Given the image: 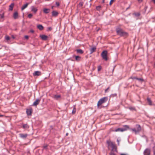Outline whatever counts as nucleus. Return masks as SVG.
Listing matches in <instances>:
<instances>
[{
    "instance_id": "1",
    "label": "nucleus",
    "mask_w": 155,
    "mask_h": 155,
    "mask_svg": "<svg viewBox=\"0 0 155 155\" xmlns=\"http://www.w3.org/2000/svg\"><path fill=\"white\" fill-rule=\"evenodd\" d=\"M116 31L117 35L121 36H126L128 35L127 33L120 28H117Z\"/></svg>"
},
{
    "instance_id": "2",
    "label": "nucleus",
    "mask_w": 155,
    "mask_h": 155,
    "mask_svg": "<svg viewBox=\"0 0 155 155\" xmlns=\"http://www.w3.org/2000/svg\"><path fill=\"white\" fill-rule=\"evenodd\" d=\"M107 143L108 144V146L109 148L110 147H111L112 150H116L117 147L115 144L113 142L110 141H107Z\"/></svg>"
},
{
    "instance_id": "3",
    "label": "nucleus",
    "mask_w": 155,
    "mask_h": 155,
    "mask_svg": "<svg viewBox=\"0 0 155 155\" xmlns=\"http://www.w3.org/2000/svg\"><path fill=\"white\" fill-rule=\"evenodd\" d=\"M107 98L106 97H104L98 101L97 104V106L98 107H99L100 106L107 101Z\"/></svg>"
},
{
    "instance_id": "4",
    "label": "nucleus",
    "mask_w": 155,
    "mask_h": 155,
    "mask_svg": "<svg viewBox=\"0 0 155 155\" xmlns=\"http://www.w3.org/2000/svg\"><path fill=\"white\" fill-rule=\"evenodd\" d=\"M136 129L133 128L131 129V130L134 132L135 134L139 132L141 130V127L138 124H137L136 125Z\"/></svg>"
},
{
    "instance_id": "5",
    "label": "nucleus",
    "mask_w": 155,
    "mask_h": 155,
    "mask_svg": "<svg viewBox=\"0 0 155 155\" xmlns=\"http://www.w3.org/2000/svg\"><path fill=\"white\" fill-rule=\"evenodd\" d=\"M107 54V51L106 50L103 51L101 54V56L103 59L106 61H107L108 60Z\"/></svg>"
},
{
    "instance_id": "6",
    "label": "nucleus",
    "mask_w": 155,
    "mask_h": 155,
    "mask_svg": "<svg viewBox=\"0 0 155 155\" xmlns=\"http://www.w3.org/2000/svg\"><path fill=\"white\" fill-rule=\"evenodd\" d=\"M19 135L20 138L23 139H25L27 137L28 135L27 134H24L23 133H21Z\"/></svg>"
},
{
    "instance_id": "7",
    "label": "nucleus",
    "mask_w": 155,
    "mask_h": 155,
    "mask_svg": "<svg viewBox=\"0 0 155 155\" xmlns=\"http://www.w3.org/2000/svg\"><path fill=\"white\" fill-rule=\"evenodd\" d=\"M150 150L149 149H146L144 152V155H150Z\"/></svg>"
},
{
    "instance_id": "8",
    "label": "nucleus",
    "mask_w": 155,
    "mask_h": 155,
    "mask_svg": "<svg viewBox=\"0 0 155 155\" xmlns=\"http://www.w3.org/2000/svg\"><path fill=\"white\" fill-rule=\"evenodd\" d=\"M40 101V99H36L35 101L34 102L33 105L34 106H36L39 103Z\"/></svg>"
},
{
    "instance_id": "9",
    "label": "nucleus",
    "mask_w": 155,
    "mask_h": 155,
    "mask_svg": "<svg viewBox=\"0 0 155 155\" xmlns=\"http://www.w3.org/2000/svg\"><path fill=\"white\" fill-rule=\"evenodd\" d=\"M126 130V129H122V128H118L117 129H116L115 130H113V131H115V132H117V131H125Z\"/></svg>"
},
{
    "instance_id": "10",
    "label": "nucleus",
    "mask_w": 155,
    "mask_h": 155,
    "mask_svg": "<svg viewBox=\"0 0 155 155\" xmlns=\"http://www.w3.org/2000/svg\"><path fill=\"white\" fill-rule=\"evenodd\" d=\"M31 10L34 13H36L38 9L37 8H35L34 6L31 7Z\"/></svg>"
},
{
    "instance_id": "11",
    "label": "nucleus",
    "mask_w": 155,
    "mask_h": 155,
    "mask_svg": "<svg viewBox=\"0 0 155 155\" xmlns=\"http://www.w3.org/2000/svg\"><path fill=\"white\" fill-rule=\"evenodd\" d=\"M53 98L55 100H58L61 98V95H55L53 96Z\"/></svg>"
},
{
    "instance_id": "12",
    "label": "nucleus",
    "mask_w": 155,
    "mask_h": 155,
    "mask_svg": "<svg viewBox=\"0 0 155 155\" xmlns=\"http://www.w3.org/2000/svg\"><path fill=\"white\" fill-rule=\"evenodd\" d=\"M22 127L25 130H27L29 127V126L27 124H23Z\"/></svg>"
},
{
    "instance_id": "13",
    "label": "nucleus",
    "mask_w": 155,
    "mask_h": 155,
    "mask_svg": "<svg viewBox=\"0 0 155 155\" xmlns=\"http://www.w3.org/2000/svg\"><path fill=\"white\" fill-rule=\"evenodd\" d=\"M40 37L43 40H47L48 38V37L45 35H41Z\"/></svg>"
},
{
    "instance_id": "14",
    "label": "nucleus",
    "mask_w": 155,
    "mask_h": 155,
    "mask_svg": "<svg viewBox=\"0 0 155 155\" xmlns=\"http://www.w3.org/2000/svg\"><path fill=\"white\" fill-rule=\"evenodd\" d=\"M13 17L15 19H17L18 18V14L17 12H15L14 13Z\"/></svg>"
},
{
    "instance_id": "15",
    "label": "nucleus",
    "mask_w": 155,
    "mask_h": 155,
    "mask_svg": "<svg viewBox=\"0 0 155 155\" xmlns=\"http://www.w3.org/2000/svg\"><path fill=\"white\" fill-rule=\"evenodd\" d=\"M41 75V72L38 71H35L33 74L34 76H39Z\"/></svg>"
},
{
    "instance_id": "16",
    "label": "nucleus",
    "mask_w": 155,
    "mask_h": 155,
    "mask_svg": "<svg viewBox=\"0 0 155 155\" xmlns=\"http://www.w3.org/2000/svg\"><path fill=\"white\" fill-rule=\"evenodd\" d=\"M96 48L95 47H94L90 49V51L91 54L93 52L96 51Z\"/></svg>"
},
{
    "instance_id": "17",
    "label": "nucleus",
    "mask_w": 155,
    "mask_h": 155,
    "mask_svg": "<svg viewBox=\"0 0 155 155\" xmlns=\"http://www.w3.org/2000/svg\"><path fill=\"white\" fill-rule=\"evenodd\" d=\"M14 6V4L13 3H12L9 6V10L10 11H12L13 10Z\"/></svg>"
},
{
    "instance_id": "18",
    "label": "nucleus",
    "mask_w": 155,
    "mask_h": 155,
    "mask_svg": "<svg viewBox=\"0 0 155 155\" xmlns=\"http://www.w3.org/2000/svg\"><path fill=\"white\" fill-rule=\"evenodd\" d=\"M52 14L53 16H56L58 15V12L54 11L52 12Z\"/></svg>"
},
{
    "instance_id": "19",
    "label": "nucleus",
    "mask_w": 155,
    "mask_h": 155,
    "mask_svg": "<svg viewBox=\"0 0 155 155\" xmlns=\"http://www.w3.org/2000/svg\"><path fill=\"white\" fill-rule=\"evenodd\" d=\"M50 9L48 8H44L43 9V12L45 14H48L50 12Z\"/></svg>"
},
{
    "instance_id": "20",
    "label": "nucleus",
    "mask_w": 155,
    "mask_h": 155,
    "mask_svg": "<svg viewBox=\"0 0 155 155\" xmlns=\"http://www.w3.org/2000/svg\"><path fill=\"white\" fill-rule=\"evenodd\" d=\"M78 53L82 54L84 53L83 51L81 49H77L76 51Z\"/></svg>"
},
{
    "instance_id": "21",
    "label": "nucleus",
    "mask_w": 155,
    "mask_h": 155,
    "mask_svg": "<svg viewBox=\"0 0 155 155\" xmlns=\"http://www.w3.org/2000/svg\"><path fill=\"white\" fill-rule=\"evenodd\" d=\"M38 28L40 30H42L43 29L44 27L41 25H38L37 26Z\"/></svg>"
},
{
    "instance_id": "22",
    "label": "nucleus",
    "mask_w": 155,
    "mask_h": 155,
    "mask_svg": "<svg viewBox=\"0 0 155 155\" xmlns=\"http://www.w3.org/2000/svg\"><path fill=\"white\" fill-rule=\"evenodd\" d=\"M28 5V3H27L23 5L21 8V10H23L25 9L27 7Z\"/></svg>"
},
{
    "instance_id": "23",
    "label": "nucleus",
    "mask_w": 155,
    "mask_h": 155,
    "mask_svg": "<svg viewBox=\"0 0 155 155\" xmlns=\"http://www.w3.org/2000/svg\"><path fill=\"white\" fill-rule=\"evenodd\" d=\"M75 58L76 60L77 61H80L81 58V57L79 56H75Z\"/></svg>"
},
{
    "instance_id": "24",
    "label": "nucleus",
    "mask_w": 155,
    "mask_h": 155,
    "mask_svg": "<svg viewBox=\"0 0 155 155\" xmlns=\"http://www.w3.org/2000/svg\"><path fill=\"white\" fill-rule=\"evenodd\" d=\"M26 113L28 115H30L31 114V110L30 109H27L26 110Z\"/></svg>"
},
{
    "instance_id": "25",
    "label": "nucleus",
    "mask_w": 155,
    "mask_h": 155,
    "mask_svg": "<svg viewBox=\"0 0 155 155\" xmlns=\"http://www.w3.org/2000/svg\"><path fill=\"white\" fill-rule=\"evenodd\" d=\"M147 101L148 103L150 105H152V101L150 100V99L149 98H147Z\"/></svg>"
},
{
    "instance_id": "26",
    "label": "nucleus",
    "mask_w": 155,
    "mask_h": 155,
    "mask_svg": "<svg viewBox=\"0 0 155 155\" xmlns=\"http://www.w3.org/2000/svg\"><path fill=\"white\" fill-rule=\"evenodd\" d=\"M76 112V108H75V107H74V108H73V110H72V114H75V112Z\"/></svg>"
},
{
    "instance_id": "27",
    "label": "nucleus",
    "mask_w": 155,
    "mask_h": 155,
    "mask_svg": "<svg viewBox=\"0 0 155 155\" xmlns=\"http://www.w3.org/2000/svg\"><path fill=\"white\" fill-rule=\"evenodd\" d=\"M115 1V0H111L110 2V5H111Z\"/></svg>"
},
{
    "instance_id": "28",
    "label": "nucleus",
    "mask_w": 155,
    "mask_h": 155,
    "mask_svg": "<svg viewBox=\"0 0 155 155\" xmlns=\"http://www.w3.org/2000/svg\"><path fill=\"white\" fill-rule=\"evenodd\" d=\"M33 16V15L32 14H28V17L30 18H31Z\"/></svg>"
},
{
    "instance_id": "29",
    "label": "nucleus",
    "mask_w": 155,
    "mask_h": 155,
    "mask_svg": "<svg viewBox=\"0 0 155 155\" xmlns=\"http://www.w3.org/2000/svg\"><path fill=\"white\" fill-rule=\"evenodd\" d=\"M83 5V3L82 2H80L79 4V6L81 7H82Z\"/></svg>"
},
{
    "instance_id": "30",
    "label": "nucleus",
    "mask_w": 155,
    "mask_h": 155,
    "mask_svg": "<svg viewBox=\"0 0 155 155\" xmlns=\"http://www.w3.org/2000/svg\"><path fill=\"white\" fill-rule=\"evenodd\" d=\"M101 8L100 6H98L96 7V9L97 10H99Z\"/></svg>"
},
{
    "instance_id": "31",
    "label": "nucleus",
    "mask_w": 155,
    "mask_h": 155,
    "mask_svg": "<svg viewBox=\"0 0 155 155\" xmlns=\"http://www.w3.org/2000/svg\"><path fill=\"white\" fill-rule=\"evenodd\" d=\"M137 80H138V81H143V79H142V78H137Z\"/></svg>"
},
{
    "instance_id": "32",
    "label": "nucleus",
    "mask_w": 155,
    "mask_h": 155,
    "mask_svg": "<svg viewBox=\"0 0 155 155\" xmlns=\"http://www.w3.org/2000/svg\"><path fill=\"white\" fill-rule=\"evenodd\" d=\"M5 39L7 40H9L10 39V38L8 36H6Z\"/></svg>"
},
{
    "instance_id": "33",
    "label": "nucleus",
    "mask_w": 155,
    "mask_h": 155,
    "mask_svg": "<svg viewBox=\"0 0 155 155\" xmlns=\"http://www.w3.org/2000/svg\"><path fill=\"white\" fill-rule=\"evenodd\" d=\"M52 29V28L51 27H49L48 28V31H51Z\"/></svg>"
},
{
    "instance_id": "34",
    "label": "nucleus",
    "mask_w": 155,
    "mask_h": 155,
    "mask_svg": "<svg viewBox=\"0 0 155 155\" xmlns=\"http://www.w3.org/2000/svg\"><path fill=\"white\" fill-rule=\"evenodd\" d=\"M0 16H1L0 18H3L4 17V15L3 14L0 15Z\"/></svg>"
},
{
    "instance_id": "35",
    "label": "nucleus",
    "mask_w": 155,
    "mask_h": 155,
    "mask_svg": "<svg viewBox=\"0 0 155 155\" xmlns=\"http://www.w3.org/2000/svg\"><path fill=\"white\" fill-rule=\"evenodd\" d=\"M130 78H131L133 79H137V78L136 77H130Z\"/></svg>"
},
{
    "instance_id": "36",
    "label": "nucleus",
    "mask_w": 155,
    "mask_h": 155,
    "mask_svg": "<svg viewBox=\"0 0 155 155\" xmlns=\"http://www.w3.org/2000/svg\"><path fill=\"white\" fill-rule=\"evenodd\" d=\"M56 5H57V6H59V5H60V4H59V3L58 2H56Z\"/></svg>"
},
{
    "instance_id": "37",
    "label": "nucleus",
    "mask_w": 155,
    "mask_h": 155,
    "mask_svg": "<svg viewBox=\"0 0 155 155\" xmlns=\"http://www.w3.org/2000/svg\"><path fill=\"white\" fill-rule=\"evenodd\" d=\"M120 140H119L118 139H117V142L118 143V145H119V142H120Z\"/></svg>"
},
{
    "instance_id": "38",
    "label": "nucleus",
    "mask_w": 155,
    "mask_h": 155,
    "mask_svg": "<svg viewBox=\"0 0 155 155\" xmlns=\"http://www.w3.org/2000/svg\"><path fill=\"white\" fill-rule=\"evenodd\" d=\"M25 39H28V36H27V35H25Z\"/></svg>"
},
{
    "instance_id": "39",
    "label": "nucleus",
    "mask_w": 155,
    "mask_h": 155,
    "mask_svg": "<svg viewBox=\"0 0 155 155\" xmlns=\"http://www.w3.org/2000/svg\"><path fill=\"white\" fill-rule=\"evenodd\" d=\"M109 87H108V88H107V89H105V92H106L107 91H108V90L109 89Z\"/></svg>"
},
{
    "instance_id": "40",
    "label": "nucleus",
    "mask_w": 155,
    "mask_h": 155,
    "mask_svg": "<svg viewBox=\"0 0 155 155\" xmlns=\"http://www.w3.org/2000/svg\"><path fill=\"white\" fill-rule=\"evenodd\" d=\"M34 31L33 30H31L30 31V32L31 33H33L34 32Z\"/></svg>"
},
{
    "instance_id": "41",
    "label": "nucleus",
    "mask_w": 155,
    "mask_h": 155,
    "mask_svg": "<svg viewBox=\"0 0 155 155\" xmlns=\"http://www.w3.org/2000/svg\"><path fill=\"white\" fill-rule=\"evenodd\" d=\"M153 153L155 155V147H153Z\"/></svg>"
},
{
    "instance_id": "42",
    "label": "nucleus",
    "mask_w": 155,
    "mask_h": 155,
    "mask_svg": "<svg viewBox=\"0 0 155 155\" xmlns=\"http://www.w3.org/2000/svg\"><path fill=\"white\" fill-rule=\"evenodd\" d=\"M110 155H115L114 153L112 152H111L110 153Z\"/></svg>"
},
{
    "instance_id": "43",
    "label": "nucleus",
    "mask_w": 155,
    "mask_h": 155,
    "mask_svg": "<svg viewBox=\"0 0 155 155\" xmlns=\"http://www.w3.org/2000/svg\"><path fill=\"white\" fill-rule=\"evenodd\" d=\"M138 1L140 3L142 2L143 1V0H138Z\"/></svg>"
},
{
    "instance_id": "44",
    "label": "nucleus",
    "mask_w": 155,
    "mask_h": 155,
    "mask_svg": "<svg viewBox=\"0 0 155 155\" xmlns=\"http://www.w3.org/2000/svg\"><path fill=\"white\" fill-rule=\"evenodd\" d=\"M120 155H127V154L124 153H121L120 154Z\"/></svg>"
},
{
    "instance_id": "45",
    "label": "nucleus",
    "mask_w": 155,
    "mask_h": 155,
    "mask_svg": "<svg viewBox=\"0 0 155 155\" xmlns=\"http://www.w3.org/2000/svg\"><path fill=\"white\" fill-rule=\"evenodd\" d=\"M101 70V68H99L98 69V71H100Z\"/></svg>"
},
{
    "instance_id": "46",
    "label": "nucleus",
    "mask_w": 155,
    "mask_h": 155,
    "mask_svg": "<svg viewBox=\"0 0 155 155\" xmlns=\"http://www.w3.org/2000/svg\"><path fill=\"white\" fill-rule=\"evenodd\" d=\"M153 2L155 4V0H152Z\"/></svg>"
},
{
    "instance_id": "47",
    "label": "nucleus",
    "mask_w": 155,
    "mask_h": 155,
    "mask_svg": "<svg viewBox=\"0 0 155 155\" xmlns=\"http://www.w3.org/2000/svg\"><path fill=\"white\" fill-rule=\"evenodd\" d=\"M54 6H52L51 7V8H52V9H53V8H54Z\"/></svg>"
},
{
    "instance_id": "48",
    "label": "nucleus",
    "mask_w": 155,
    "mask_h": 155,
    "mask_svg": "<svg viewBox=\"0 0 155 155\" xmlns=\"http://www.w3.org/2000/svg\"><path fill=\"white\" fill-rule=\"evenodd\" d=\"M2 116H3L2 115H0V117H2Z\"/></svg>"
},
{
    "instance_id": "49",
    "label": "nucleus",
    "mask_w": 155,
    "mask_h": 155,
    "mask_svg": "<svg viewBox=\"0 0 155 155\" xmlns=\"http://www.w3.org/2000/svg\"><path fill=\"white\" fill-rule=\"evenodd\" d=\"M46 146H44V148H46Z\"/></svg>"
},
{
    "instance_id": "50",
    "label": "nucleus",
    "mask_w": 155,
    "mask_h": 155,
    "mask_svg": "<svg viewBox=\"0 0 155 155\" xmlns=\"http://www.w3.org/2000/svg\"><path fill=\"white\" fill-rule=\"evenodd\" d=\"M103 3L104 2V0H103Z\"/></svg>"
}]
</instances>
